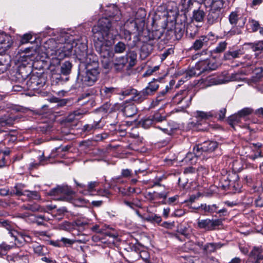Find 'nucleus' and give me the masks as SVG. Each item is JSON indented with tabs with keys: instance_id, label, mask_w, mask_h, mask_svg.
I'll list each match as a JSON object with an SVG mask.
<instances>
[{
	"instance_id": "nucleus-37",
	"label": "nucleus",
	"mask_w": 263,
	"mask_h": 263,
	"mask_svg": "<svg viewBox=\"0 0 263 263\" xmlns=\"http://www.w3.org/2000/svg\"><path fill=\"white\" fill-rule=\"evenodd\" d=\"M126 45L122 42H119L115 45L114 47V52L116 53H122L126 49Z\"/></svg>"
},
{
	"instance_id": "nucleus-47",
	"label": "nucleus",
	"mask_w": 263,
	"mask_h": 263,
	"mask_svg": "<svg viewBox=\"0 0 263 263\" xmlns=\"http://www.w3.org/2000/svg\"><path fill=\"white\" fill-rule=\"evenodd\" d=\"M252 50L255 52L263 53V41H259L255 43L251 44Z\"/></svg>"
},
{
	"instance_id": "nucleus-15",
	"label": "nucleus",
	"mask_w": 263,
	"mask_h": 263,
	"mask_svg": "<svg viewBox=\"0 0 263 263\" xmlns=\"http://www.w3.org/2000/svg\"><path fill=\"white\" fill-rule=\"evenodd\" d=\"M11 44L10 36L0 31V48L7 49L11 47Z\"/></svg>"
},
{
	"instance_id": "nucleus-22",
	"label": "nucleus",
	"mask_w": 263,
	"mask_h": 263,
	"mask_svg": "<svg viewBox=\"0 0 263 263\" xmlns=\"http://www.w3.org/2000/svg\"><path fill=\"white\" fill-rule=\"evenodd\" d=\"M169 89L168 86L167 85L165 88L163 90L159 92L155 101L153 102L155 106L158 105L161 102H163L165 101L166 98V94Z\"/></svg>"
},
{
	"instance_id": "nucleus-2",
	"label": "nucleus",
	"mask_w": 263,
	"mask_h": 263,
	"mask_svg": "<svg viewBox=\"0 0 263 263\" xmlns=\"http://www.w3.org/2000/svg\"><path fill=\"white\" fill-rule=\"evenodd\" d=\"M75 42H72L69 39V35L67 33H62L57 37V40L51 39L48 40L45 46L46 48L50 49L54 52L51 54H54L57 59L55 60L57 64L60 63V60L69 57L72 54V49L74 47Z\"/></svg>"
},
{
	"instance_id": "nucleus-54",
	"label": "nucleus",
	"mask_w": 263,
	"mask_h": 263,
	"mask_svg": "<svg viewBox=\"0 0 263 263\" xmlns=\"http://www.w3.org/2000/svg\"><path fill=\"white\" fill-rule=\"evenodd\" d=\"M32 35L30 33H26L22 37L21 40V44H26L32 39Z\"/></svg>"
},
{
	"instance_id": "nucleus-59",
	"label": "nucleus",
	"mask_w": 263,
	"mask_h": 263,
	"mask_svg": "<svg viewBox=\"0 0 263 263\" xmlns=\"http://www.w3.org/2000/svg\"><path fill=\"white\" fill-rule=\"evenodd\" d=\"M174 52V50L172 48H169L167 50H165L161 55V59L162 60H164L165 59L168 55L171 54Z\"/></svg>"
},
{
	"instance_id": "nucleus-35",
	"label": "nucleus",
	"mask_w": 263,
	"mask_h": 263,
	"mask_svg": "<svg viewBox=\"0 0 263 263\" xmlns=\"http://www.w3.org/2000/svg\"><path fill=\"white\" fill-rule=\"evenodd\" d=\"M208 4H210L211 8L222 9L224 1L223 0H205Z\"/></svg>"
},
{
	"instance_id": "nucleus-55",
	"label": "nucleus",
	"mask_w": 263,
	"mask_h": 263,
	"mask_svg": "<svg viewBox=\"0 0 263 263\" xmlns=\"http://www.w3.org/2000/svg\"><path fill=\"white\" fill-rule=\"evenodd\" d=\"M18 235L21 237V239H23L24 242L29 243L32 241L31 237L25 233L20 232L18 233Z\"/></svg>"
},
{
	"instance_id": "nucleus-53",
	"label": "nucleus",
	"mask_w": 263,
	"mask_h": 263,
	"mask_svg": "<svg viewBox=\"0 0 263 263\" xmlns=\"http://www.w3.org/2000/svg\"><path fill=\"white\" fill-rule=\"evenodd\" d=\"M121 37L127 41L131 40V33L127 30L123 29L121 32Z\"/></svg>"
},
{
	"instance_id": "nucleus-18",
	"label": "nucleus",
	"mask_w": 263,
	"mask_h": 263,
	"mask_svg": "<svg viewBox=\"0 0 263 263\" xmlns=\"http://www.w3.org/2000/svg\"><path fill=\"white\" fill-rule=\"evenodd\" d=\"M223 246V244L218 243H207L203 247V251L204 253L206 254H210L215 252L216 250L221 248Z\"/></svg>"
},
{
	"instance_id": "nucleus-23",
	"label": "nucleus",
	"mask_w": 263,
	"mask_h": 263,
	"mask_svg": "<svg viewBox=\"0 0 263 263\" xmlns=\"http://www.w3.org/2000/svg\"><path fill=\"white\" fill-rule=\"evenodd\" d=\"M127 59L129 67L134 66L137 62V54L134 51H128L124 56Z\"/></svg>"
},
{
	"instance_id": "nucleus-40",
	"label": "nucleus",
	"mask_w": 263,
	"mask_h": 263,
	"mask_svg": "<svg viewBox=\"0 0 263 263\" xmlns=\"http://www.w3.org/2000/svg\"><path fill=\"white\" fill-rule=\"evenodd\" d=\"M28 210L32 212H46L44 208L42 207L37 203H33L32 204H27Z\"/></svg>"
},
{
	"instance_id": "nucleus-41",
	"label": "nucleus",
	"mask_w": 263,
	"mask_h": 263,
	"mask_svg": "<svg viewBox=\"0 0 263 263\" xmlns=\"http://www.w3.org/2000/svg\"><path fill=\"white\" fill-rule=\"evenodd\" d=\"M18 119L17 116H9L6 119H3L0 121V123L3 125H12L14 124L15 120Z\"/></svg>"
},
{
	"instance_id": "nucleus-46",
	"label": "nucleus",
	"mask_w": 263,
	"mask_h": 263,
	"mask_svg": "<svg viewBox=\"0 0 263 263\" xmlns=\"http://www.w3.org/2000/svg\"><path fill=\"white\" fill-rule=\"evenodd\" d=\"M227 43L226 42L219 43L216 47L213 50V53H221L226 49Z\"/></svg>"
},
{
	"instance_id": "nucleus-21",
	"label": "nucleus",
	"mask_w": 263,
	"mask_h": 263,
	"mask_svg": "<svg viewBox=\"0 0 263 263\" xmlns=\"http://www.w3.org/2000/svg\"><path fill=\"white\" fill-rule=\"evenodd\" d=\"M168 192H163L161 193L154 192L153 193L148 192L145 195V198L150 200L153 201L158 199H166L167 197Z\"/></svg>"
},
{
	"instance_id": "nucleus-39",
	"label": "nucleus",
	"mask_w": 263,
	"mask_h": 263,
	"mask_svg": "<svg viewBox=\"0 0 263 263\" xmlns=\"http://www.w3.org/2000/svg\"><path fill=\"white\" fill-rule=\"evenodd\" d=\"M144 219L147 221L156 222L157 223H159L162 220L161 217L155 214H152L146 216L144 217Z\"/></svg>"
},
{
	"instance_id": "nucleus-56",
	"label": "nucleus",
	"mask_w": 263,
	"mask_h": 263,
	"mask_svg": "<svg viewBox=\"0 0 263 263\" xmlns=\"http://www.w3.org/2000/svg\"><path fill=\"white\" fill-rule=\"evenodd\" d=\"M180 257L184 259L185 263H195L196 259L193 256L185 255Z\"/></svg>"
},
{
	"instance_id": "nucleus-60",
	"label": "nucleus",
	"mask_w": 263,
	"mask_h": 263,
	"mask_svg": "<svg viewBox=\"0 0 263 263\" xmlns=\"http://www.w3.org/2000/svg\"><path fill=\"white\" fill-rule=\"evenodd\" d=\"M101 109L105 112H110L112 111V107H111V104L109 103L104 104L101 107Z\"/></svg>"
},
{
	"instance_id": "nucleus-42",
	"label": "nucleus",
	"mask_w": 263,
	"mask_h": 263,
	"mask_svg": "<svg viewBox=\"0 0 263 263\" xmlns=\"http://www.w3.org/2000/svg\"><path fill=\"white\" fill-rule=\"evenodd\" d=\"M241 119V117H240L237 112V114L230 116L228 118V122L231 125L233 126L234 124L239 123Z\"/></svg>"
},
{
	"instance_id": "nucleus-14",
	"label": "nucleus",
	"mask_w": 263,
	"mask_h": 263,
	"mask_svg": "<svg viewBox=\"0 0 263 263\" xmlns=\"http://www.w3.org/2000/svg\"><path fill=\"white\" fill-rule=\"evenodd\" d=\"M249 259L252 263H259L263 259L262 250L259 247H254L250 253Z\"/></svg>"
},
{
	"instance_id": "nucleus-29",
	"label": "nucleus",
	"mask_w": 263,
	"mask_h": 263,
	"mask_svg": "<svg viewBox=\"0 0 263 263\" xmlns=\"http://www.w3.org/2000/svg\"><path fill=\"white\" fill-rule=\"evenodd\" d=\"M30 72L26 71L25 67H20L16 73V78L20 79V81H25L28 77Z\"/></svg>"
},
{
	"instance_id": "nucleus-51",
	"label": "nucleus",
	"mask_w": 263,
	"mask_h": 263,
	"mask_svg": "<svg viewBox=\"0 0 263 263\" xmlns=\"http://www.w3.org/2000/svg\"><path fill=\"white\" fill-rule=\"evenodd\" d=\"M154 124V122L153 120L152 117H149L146 119H144L142 121V126L145 128H148L151 125Z\"/></svg>"
},
{
	"instance_id": "nucleus-34",
	"label": "nucleus",
	"mask_w": 263,
	"mask_h": 263,
	"mask_svg": "<svg viewBox=\"0 0 263 263\" xmlns=\"http://www.w3.org/2000/svg\"><path fill=\"white\" fill-rule=\"evenodd\" d=\"M220 80L215 77L210 76L205 79L204 81V85L206 87H210L213 85H217L220 84Z\"/></svg>"
},
{
	"instance_id": "nucleus-13",
	"label": "nucleus",
	"mask_w": 263,
	"mask_h": 263,
	"mask_svg": "<svg viewBox=\"0 0 263 263\" xmlns=\"http://www.w3.org/2000/svg\"><path fill=\"white\" fill-rule=\"evenodd\" d=\"M27 85L32 89H37L43 87L45 83L42 82L41 78L36 76H31L27 81Z\"/></svg>"
},
{
	"instance_id": "nucleus-32",
	"label": "nucleus",
	"mask_w": 263,
	"mask_h": 263,
	"mask_svg": "<svg viewBox=\"0 0 263 263\" xmlns=\"http://www.w3.org/2000/svg\"><path fill=\"white\" fill-rule=\"evenodd\" d=\"M85 114V112L83 110H77L70 113L67 117V121L69 122H72L75 119H78L79 117Z\"/></svg>"
},
{
	"instance_id": "nucleus-61",
	"label": "nucleus",
	"mask_w": 263,
	"mask_h": 263,
	"mask_svg": "<svg viewBox=\"0 0 263 263\" xmlns=\"http://www.w3.org/2000/svg\"><path fill=\"white\" fill-rule=\"evenodd\" d=\"M76 225L78 227V230L80 231H83L85 227H87V223H84L81 221L76 222Z\"/></svg>"
},
{
	"instance_id": "nucleus-52",
	"label": "nucleus",
	"mask_w": 263,
	"mask_h": 263,
	"mask_svg": "<svg viewBox=\"0 0 263 263\" xmlns=\"http://www.w3.org/2000/svg\"><path fill=\"white\" fill-rule=\"evenodd\" d=\"M154 123L162 122L165 120L164 116H161L159 112H155L152 117Z\"/></svg>"
},
{
	"instance_id": "nucleus-19",
	"label": "nucleus",
	"mask_w": 263,
	"mask_h": 263,
	"mask_svg": "<svg viewBox=\"0 0 263 263\" xmlns=\"http://www.w3.org/2000/svg\"><path fill=\"white\" fill-rule=\"evenodd\" d=\"M25 187V185L23 183H17L15 184V186L12 188L10 191V195H15L17 196H24L25 190H24Z\"/></svg>"
},
{
	"instance_id": "nucleus-58",
	"label": "nucleus",
	"mask_w": 263,
	"mask_h": 263,
	"mask_svg": "<svg viewBox=\"0 0 263 263\" xmlns=\"http://www.w3.org/2000/svg\"><path fill=\"white\" fill-rule=\"evenodd\" d=\"M251 24V29L253 31L255 32L259 29V24L258 22L252 20Z\"/></svg>"
},
{
	"instance_id": "nucleus-9",
	"label": "nucleus",
	"mask_w": 263,
	"mask_h": 263,
	"mask_svg": "<svg viewBox=\"0 0 263 263\" xmlns=\"http://www.w3.org/2000/svg\"><path fill=\"white\" fill-rule=\"evenodd\" d=\"M219 64L213 58H206L201 60L196 64V67H199L200 70L203 72L216 69L218 67Z\"/></svg>"
},
{
	"instance_id": "nucleus-16",
	"label": "nucleus",
	"mask_w": 263,
	"mask_h": 263,
	"mask_svg": "<svg viewBox=\"0 0 263 263\" xmlns=\"http://www.w3.org/2000/svg\"><path fill=\"white\" fill-rule=\"evenodd\" d=\"M119 94L123 96H132V100L138 103H140L141 102H138L136 100V97H138V95L139 94V91H138L136 89L130 87L124 88L122 90L121 92L119 93Z\"/></svg>"
},
{
	"instance_id": "nucleus-8",
	"label": "nucleus",
	"mask_w": 263,
	"mask_h": 263,
	"mask_svg": "<svg viewBox=\"0 0 263 263\" xmlns=\"http://www.w3.org/2000/svg\"><path fill=\"white\" fill-rule=\"evenodd\" d=\"M159 88V81L154 79L148 83V85L141 91H139L138 97H136V100L142 102L146 99L148 96L153 95Z\"/></svg>"
},
{
	"instance_id": "nucleus-25",
	"label": "nucleus",
	"mask_w": 263,
	"mask_h": 263,
	"mask_svg": "<svg viewBox=\"0 0 263 263\" xmlns=\"http://www.w3.org/2000/svg\"><path fill=\"white\" fill-rule=\"evenodd\" d=\"M24 196H26L28 201L33 200H38L41 199V195L40 193L36 191L25 190Z\"/></svg>"
},
{
	"instance_id": "nucleus-31",
	"label": "nucleus",
	"mask_w": 263,
	"mask_h": 263,
	"mask_svg": "<svg viewBox=\"0 0 263 263\" xmlns=\"http://www.w3.org/2000/svg\"><path fill=\"white\" fill-rule=\"evenodd\" d=\"M214 116L212 111L204 112L202 111H196L195 112L196 118L201 120H208Z\"/></svg>"
},
{
	"instance_id": "nucleus-5",
	"label": "nucleus",
	"mask_w": 263,
	"mask_h": 263,
	"mask_svg": "<svg viewBox=\"0 0 263 263\" xmlns=\"http://www.w3.org/2000/svg\"><path fill=\"white\" fill-rule=\"evenodd\" d=\"M239 21V15L236 11L232 12L229 16V22L231 25L230 28L229 26L226 27L224 29V33L228 37H231L236 34L241 33V28L243 26H237Z\"/></svg>"
},
{
	"instance_id": "nucleus-24",
	"label": "nucleus",
	"mask_w": 263,
	"mask_h": 263,
	"mask_svg": "<svg viewBox=\"0 0 263 263\" xmlns=\"http://www.w3.org/2000/svg\"><path fill=\"white\" fill-rule=\"evenodd\" d=\"M242 54V53L240 49L232 51L229 50L224 54L223 58L225 60H231L233 59L237 58Z\"/></svg>"
},
{
	"instance_id": "nucleus-49",
	"label": "nucleus",
	"mask_w": 263,
	"mask_h": 263,
	"mask_svg": "<svg viewBox=\"0 0 263 263\" xmlns=\"http://www.w3.org/2000/svg\"><path fill=\"white\" fill-rule=\"evenodd\" d=\"M98 185V183L96 181L89 182L87 186V190L84 191L85 193H84V194L85 195H87L95 191V187L97 186Z\"/></svg>"
},
{
	"instance_id": "nucleus-48",
	"label": "nucleus",
	"mask_w": 263,
	"mask_h": 263,
	"mask_svg": "<svg viewBox=\"0 0 263 263\" xmlns=\"http://www.w3.org/2000/svg\"><path fill=\"white\" fill-rule=\"evenodd\" d=\"M9 67V63L3 58H0V74L6 71Z\"/></svg>"
},
{
	"instance_id": "nucleus-44",
	"label": "nucleus",
	"mask_w": 263,
	"mask_h": 263,
	"mask_svg": "<svg viewBox=\"0 0 263 263\" xmlns=\"http://www.w3.org/2000/svg\"><path fill=\"white\" fill-rule=\"evenodd\" d=\"M60 240L62 243V247L71 246L76 242H84V241H82L81 240H72L65 237H62Z\"/></svg>"
},
{
	"instance_id": "nucleus-64",
	"label": "nucleus",
	"mask_w": 263,
	"mask_h": 263,
	"mask_svg": "<svg viewBox=\"0 0 263 263\" xmlns=\"http://www.w3.org/2000/svg\"><path fill=\"white\" fill-rule=\"evenodd\" d=\"M255 204L257 206L262 207L263 206V196L258 197L257 199L255 200Z\"/></svg>"
},
{
	"instance_id": "nucleus-62",
	"label": "nucleus",
	"mask_w": 263,
	"mask_h": 263,
	"mask_svg": "<svg viewBox=\"0 0 263 263\" xmlns=\"http://www.w3.org/2000/svg\"><path fill=\"white\" fill-rule=\"evenodd\" d=\"M13 247V246L7 245L5 242H3L0 245V248L5 251L10 250Z\"/></svg>"
},
{
	"instance_id": "nucleus-20",
	"label": "nucleus",
	"mask_w": 263,
	"mask_h": 263,
	"mask_svg": "<svg viewBox=\"0 0 263 263\" xmlns=\"http://www.w3.org/2000/svg\"><path fill=\"white\" fill-rule=\"evenodd\" d=\"M127 63V59L125 57L122 56L115 59L113 65L116 71H120L123 69Z\"/></svg>"
},
{
	"instance_id": "nucleus-26",
	"label": "nucleus",
	"mask_w": 263,
	"mask_h": 263,
	"mask_svg": "<svg viewBox=\"0 0 263 263\" xmlns=\"http://www.w3.org/2000/svg\"><path fill=\"white\" fill-rule=\"evenodd\" d=\"M72 65L69 61H66L61 65V73L63 75L68 76L71 73Z\"/></svg>"
},
{
	"instance_id": "nucleus-27",
	"label": "nucleus",
	"mask_w": 263,
	"mask_h": 263,
	"mask_svg": "<svg viewBox=\"0 0 263 263\" xmlns=\"http://www.w3.org/2000/svg\"><path fill=\"white\" fill-rule=\"evenodd\" d=\"M74 52L78 56H84L86 54L87 46L85 44L79 45L78 43L74 44Z\"/></svg>"
},
{
	"instance_id": "nucleus-1",
	"label": "nucleus",
	"mask_w": 263,
	"mask_h": 263,
	"mask_svg": "<svg viewBox=\"0 0 263 263\" xmlns=\"http://www.w3.org/2000/svg\"><path fill=\"white\" fill-rule=\"evenodd\" d=\"M105 11L108 17L99 19L97 25L93 27L92 32L94 46L101 57L102 65L104 68L109 69L114 55L111 41L118 34L112 17H115L116 22L119 21L120 13L118 8L114 5H111Z\"/></svg>"
},
{
	"instance_id": "nucleus-33",
	"label": "nucleus",
	"mask_w": 263,
	"mask_h": 263,
	"mask_svg": "<svg viewBox=\"0 0 263 263\" xmlns=\"http://www.w3.org/2000/svg\"><path fill=\"white\" fill-rule=\"evenodd\" d=\"M205 16V13L203 10L198 9L193 12V18L197 22H202Z\"/></svg>"
},
{
	"instance_id": "nucleus-10",
	"label": "nucleus",
	"mask_w": 263,
	"mask_h": 263,
	"mask_svg": "<svg viewBox=\"0 0 263 263\" xmlns=\"http://www.w3.org/2000/svg\"><path fill=\"white\" fill-rule=\"evenodd\" d=\"M221 221L219 219H198L197 226L199 229H204L206 231H212L215 227L220 224Z\"/></svg>"
},
{
	"instance_id": "nucleus-7",
	"label": "nucleus",
	"mask_w": 263,
	"mask_h": 263,
	"mask_svg": "<svg viewBox=\"0 0 263 263\" xmlns=\"http://www.w3.org/2000/svg\"><path fill=\"white\" fill-rule=\"evenodd\" d=\"M218 146L216 141H206L196 145L193 147V152L196 157H200L203 153H210L215 151Z\"/></svg>"
},
{
	"instance_id": "nucleus-12",
	"label": "nucleus",
	"mask_w": 263,
	"mask_h": 263,
	"mask_svg": "<svg viewBox=\"0 0 263 263\" xmlns=\"http://www.w3.org/2000/svg\"><path fill=\"white\" fill-rule=\"evenodd\" d=\"M209 42L210 38L206 35H203L195 41L191 48L195 50H199L201 48L208 47Z\"/></svg>"
},
{
	"instance_id": "nucleus-11",
	"label": "nucleus",
	"mask_w": 263,
	"mask_h": 263,
	"mask_svg": "<svg viewBox=\"0 0 263 263\" xmlns=\"http://www.w3.org/2000/svg\"><path fill=\"white\" fill-rule=\"evenodd\" d=\"M221 18V10L211 7L206 17L208 24L211 25L216 24L220 21Z\"/></svg>"
},
{
	"instance_id": "nucleus-17",
	"label": "nucleus",
	"mask_w": 263,
	"mask_h": 263,
	"mask_svg": "<svg viewBox=\"0 0 263 263\" xmlns=\"http://www.w3.org/2000/svg\"><path fill=\"white\" fill-rule=\"evenodd\" d=\"M122 110L124 115L127 117H133L137 112V108L135 105L132 103H125Z\"/></svg>"
},
{
	"instance_id": "nucleus-50",
	"label": "nucleus",
	"mask_w": 263,
	"mask_h": 263,
	"mask_svg": "<svg viewBox=\"0 0 263 263\" xmlns=\"http://www.w3.org/2000/svg\"><path fill=\"white\" fill-rule=\"evenodd\" d=\"M252 112V109L250 108H244L238 112L241 118H245Z\"/></svg>"
},
{
	"instance_id": "nucleus-28",
	"label": "nucleus",
	"mask_w": 263,
	"mask_h": 263,
	"mask_svg": "<svg viewBox=\"0 0 263 263\" xmlns=\"http://www.w3.org/2000/svg\"><path fill=\"white\" fill-rule=\"evenodd\" d=\"M225 174L222 175L219 179V186L223 189H226L230 185V179L227 172H224Z\"/></svg>"
},
{
	"instance_id": "nucleus-45",
	"label": "nucleus",
	"mask_w": 263,
	"mask_h": 263,
	"mask_svg": "<svg viewBox=\"0 0 263 263\" xmlns=\"http://www.w3.org/2000/svg\"><path fill=\"white\" fill-rule=\"evenodd\" d=\"M203 71L200 70L199 67H196V65L195 67H192L189 70H188L186 72V75L189 76L190 77H192L193 76H198Z\"/></svg>"
},
{
	"instance_id": "nucleus-36",
	"label": "nucleus",
	"mask_w": 263,
	"mask_h": 263,
	"mask_svg": "<svg viewBox=\"0 0 263 263\" xmlns=\"http://www.w3.org/2000/svg\"><path fill=\"white\" fill-rule=\"evenodd\" d=\"M201 208L202 210H203L205 212H208L210 213H213L217 212L218 207L216 204H212V205H206L201 204L200 206H199L198 209Z\"/></svg>"
},
{
	"instance_id": "nucleus-43",
	"label": "nucleus",
	"mask_w": 263,
	"mask_h": 263,
	"mask_svg": "<svg viewBox=\"0 0 263 263\" xmlns=\"http://www.w3.org/2000/svg\"><path fill=\"white\" fill-rule=\"evenodd\" d=\"M32 248L34 252L38 255L42 256L45 254L44 250L46 249L45 247L42 246L37 243H35L32 246Z\"/></svg>"
},
{
	"instance_id": "nucleus-6",
	"label": "nucleus",
	"mask_w": 263,
	"mask_h": 263,
	"mask_svg": "<svg viewBox=\"0 0 263 263\" xmlns=\"http://www.w3.org/2000/svg\"><path fill=\"white\" fill-rule=\"evenodd\" d=\"M194 97V94L190 90H183L176 93L173 98L174 104L179 105L182 108L189 107Z\"/></svg>"
},
{
	"instance_id": "nucleus-57",
	"label": "nucleus",
	"mask_w": 263,
	"mask_h": 263,
	"mask_svg": "<svg viewBox=\"0 0 263 263\" xmlns=\"http://www.w3.org/2000/svg\"><path fill=\"white\" fill-rule=\"evenodd\" d=\"M92 124L95 130L102 128L104 126V123L101 121V120H99L97 121H94Z\"/></svg>"
},
{
	"instance_id": "nucleus-4",
	"label": "nucleus",
	"mask_w": 263,
	"mask_h": 263,
	"mask_svg": "<svg viewBox=\"0 0 263 263\" xmlns=\"http://www.w3.org/2000/svg\"><path fill=\"white\" fill-rule=\"evenodd\" d=\"M74 194L71 188L67 185L63 184L57 185L55 187L49 191L48 195L54 196V198L58 200H64L70 202L72 199V195Z\"/></svg>"
},
{
	"instance_id": "nucleus-63",
	"label": "nucleus",
	"mask_w": 263,
	"mask_h": 263,
	"mask_svg": "<svg viewBox=\"0 0 263 263\" xmlns=\"http://www.w3.org/2000/svg\"><path fill=\"white\" fill-rule=\"evenodd\" d=\"M132 171L129 169L122 170L121 172V176L123 177H128L130 176Z\"/></svg>"
},
{
	"instance_id": "nucleus-38",
	"label": "nucleus",
	"mask_w": 263,
	"mask_h": 263,
	"mask_svg": "<svg viewBox=\"0 0 263 263\" xmlns=\"http://www.w3.org/2000/svg\"><path fill=\"white\" fill-rule=\"evenodd\" d=\"M153 50L152 45L149 44H144L141 47V56L143 55L144 57L148 56Z\"/></svg>"
},
{
	"instance_id": "nucleus-3",
	"label": "nucleus",
	"mask_w": 263,
	"mask_h": 263,
	"mask_svg": "<svg viewBox=\"0 0 263 263\" xmlns=\"http://www.w3.org/2000/svg\"><path fill=\"white\" fill-rule=\"evenodd\" d=\"M98 63L95 60L89 63L86 60L85 69L84 73L79 72L77 79V84L79 86L85 87L93 85L97 80L99 71Z\"/></svg>"
},
{
	"instance_id": "nucleus-30",
	"label": "nucleus",
	"mask_w": 263,
	"mask_h": 263,
	"mask_svg": "<svg viewBox=\"0 0 263 263\" xmlns=\"http://www.w3.org/2000/svg\"><path fill=\"white\" fill-rule=\"evenodd\" d=\"M52 79L57 84H63L69 80V77L66 75H63L61 73L59 74H54L52 75Z\"/></svg>"
}]
</instances>
